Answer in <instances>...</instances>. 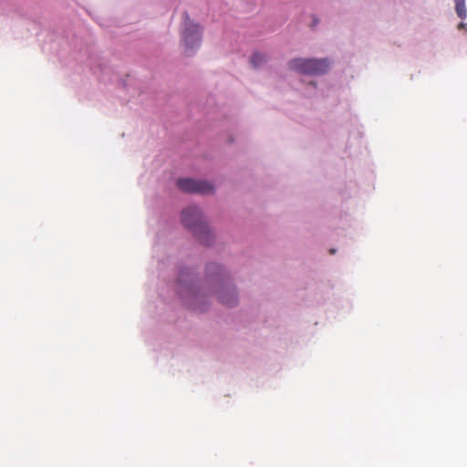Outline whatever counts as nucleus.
<instances>
[{"label": "nucleus", "mask_w": 467, "mask_h": 467, "mask_svg": "<svg viewBox=\"0 0 467 467\" xmlns=\"http://www.w3.org/2000/svg\"><path fill=\"white\" fill-rule=\"evenodd\" d=\"M464 2V0H455V3Z\"/></svg>", "instance_id": "obj_9"}, {"label": "nucleus", "mask_w": 467, "mask_h": 467, "mask_svg": "<svg viewBox=\"0 0 467 467\" xmlns=\"http://www.w3.org/2000/svg\"><path fill=\"white\" fill-rule=\"evenodd\" d=\"M182 221L185 227L190 229L196 238L203 244L210 245L213 236L206 223L202 220L201 210L196 206H190L182 212Z\"/></svg>", "instance_id": "obj_1"}, {"label": "nucleus", "mask_w": 467, "mask_h": 467, "mask_svg": "<svg viewBox=\"0 0 467 467\" xmlns=\"http://www.w3.org/2000/svg\"><path fill=\"white\" fill-rule=\"evenodd\" d=\"M455 10L459 17H461L462 19L466 17L467 11L465 8L464 2L455 3Z\"/></svg>", "instance_id": "obj_7"}, {"label": "nucleus", "mask_w": 467, "mask_h": 467, "mask_svg": "<svg viewBox=\"0 0 467 467\" xmlns=\"http://www.w3.org/2000/svg\"><path fill=\"white\" fill-rule=\"evenodd\" d=\"M218 299L227 306H234L237 303L236 293L234 289L222 291L218 295Z\"/></svg>", "instance_id": "obj_5"}, {"label": "nucleus", "mask_w": 467, "mask_h": 467, "mask_svg": "<svg viewBox=\"0 0 467 467\" xmlns=\"http://www.w3.org/2000/svg\"><path fill=\"white\" fill-rule=\"evenodd\" d=\"M335 252H336L335 249L330 250V254H335Z\"/></svg>", "instance_id": "obj_8"}, {"label": "nucleus", "mask_w": 467, "mask_h": 467, "mask_svg": "<svg viewBox=\"0 0 467 467\" xmlns=\"http://www.w3.org/2000/svg\"><path fill=\"white\" fill-rule=\"evenodd\" d=\"M177 186L185 192L208 194L213 192V187L211 183L189 178L179 179L177 181Z\"/></svg>", "instance_id": "obj_4"}, {"label": "nucleus", "mask_w": 467, "mask_h": 467, "mask_svg": "<svg viewBox=\"0 0 467 467\" xmlns=\"http://www.w3.org/2000/svg\"><path fill=\"white\" fill-rule=\"evenodd\" d=\"M182 42L187 55H191L201 44L200 26L194 24L187 13L183 14Z\"/></svg>", "instance_id": "obj_2"}, {"label": "nucleus", "mask_w": 467, "mask_h": 467, "mask_svg": "<svg viewBox=\"0 0 467 467\" xmlns=\"http://www.w3.org/2000/svg\"><path fill=\"white\" fill-rule=\"evenodd\" d=\"M266 62V56L260 52H254L251 57V63L254 67H258Z\"/></svg>", "instance_id": "obj_6"}, {"label": "nucleus", "mask_w": 467, "mask_h": 467, "mask_svg": "<svg viewBox=\"0 0 467 467\" xmlns=\"http://www.w3.org/2000/svg\"><path fill=\"white\" fill-rule=\"evenodd\" d=\"M327 59L294 58L288 62L291 70L308 75H322L329 68Z\"/></svg>", "instance_id": "obj_3"}]
</instances>
